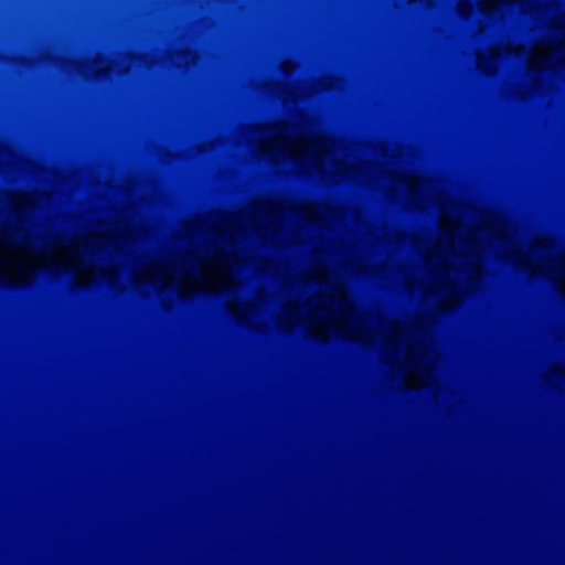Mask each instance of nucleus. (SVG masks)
I'll return each instance as SVG.
<instances>
[{"mask_svg": "<svg viewBox=\"0 0 565 565\" xmlns=\"http://www.w3.org/2000/svg\"><path fill=\"white\" fill-rule=\"evenodd\" d=\"M194 60H195L194 54L192 52H190V51H186L183 54V60L182 61H180L179 57H175V64L178 66H184V65H188L191 62H194Z\"/></svg>", "mask_w": 565, "mask_h": 565, "instance_id": "7", "label": "nucleus"}, {"mask_svg": "<svg viewBox=\"0 0 565 565\" xmlns=\"http://www.w3.org/2000/svg\"><path fill=\"white\" fill-rule=\"evenodd\" d=\"M109 68L108 62L105 60H97L92 67V74L97 75Z\"/></svg>", "mask_w": 565, "mask_h": 565, "instance_id": "6", "label": "nucleus"}, {"mask_svg": "<svg viewBox=\"0 0 565 565\" xmlns=\"http://www.w3.org/2000/svg\"><path fill=\"white\" fill-rule=\"evenodd\" d=\"M523 49L524 47L522 45H520L518 47L508 46L507 52L508 53H520L521 51H523Z\"/></svg>", "mask_w": 565, "mask_h": 565, "instance_id": "10", "label": "nucleus"}, {"mask_svg": "<svg viewBox=\"0 0 565 565\" xmlns=\"http://www.w3.org/2000/svg\"><path fill=\"white\" fill-rule=\"evenodd\" d=\"M316 262L296 281L303 294L315 295L303 303L288 301L277 318L279 328L290 330L302 323L320 340L340 338L377 344L385 349L388 362L408 387L434 386L438 352L424 318L405 323L358 312L347 295L343 278L373 274L364 260L347 258L338 269L321 256Z\"/></svg>", "mask_w": 565, "mask_h": 565, "instance_id": "3", "label": "nucleus"}, {"mask_svg": "<svg viewBox=\"0 0 565 565\" xmlns=\"http://www.w3.org/2000/svg\"><path fill=\"white\" fill-rule=\"evenodd\" d=\"M39 205L38 194L0 191V284H25L46 269L72 274L78 287L102 279L116 290L168 292L169 301L220 291V214L186 224L158 256L137 258L138 230L127 217L90 222L71 237L38 236L26 216Z\"/></svg>", "mask_w": 565, "mask_h": 565, "instance_id": "1", "label": "nucleus"}, {"mask_svg": "<svg viewBox=\"0 0 565 565\" xmlns=\"http://www.w3.org/2000/svg\"><path fill=\"white\" fill-rule=\"evenodd\" d=\"M282 68H284L287 73H289V72H290V70H291V65H290V63H289V62H284V63H282Z\"/></svg>", "mask_w": 565, "mask_h": 565, "instance_id": "11", "label": "nucleus"}, {"mask_svg": "<svg viewBox=\"0 0 565 565\" xmlns=\"http://www.w3.org/2000/svg\"><path fill=\"white\" fill-rule=\"evenodd\" d=\"M457 10L460 15L466 17L471 11V4L468 1H459Z\"/></svg>", "mask_w": 565, "mask_h": 565, "instance_id": "8", "label": "nucleus"}, {"mask_svg": "<svg viewBox=\"0 0 565 565\" xmlns=\"http://www.w3.org/2000/svg\"><path fill=\"white\" fill-rule=\"evenodd\" d=\"M321 86H322V88H332V87H334L333 79L331 77L323 78Z\"/></svg>", "mask_w": 565, "mask_h": 565, "instance_id": "9", "label": "nucleus"}, {"mask_svg": "<svg viewBox=\"0 0 565 565\" xmlns=\"http://www.w3.org/2000/svg\"><path fill=\"white\" fill-rule=\"evenodd\" d=\"M345 179L360 183H379L393 199L409 206L425 209L436 203L441 212L437 233H418L413 245L423 267L405 273L409 289H419L441 309L454 307L467 292L477 288L482 273V252L488 249L531 275L551 278L565 296V247L550 236H539L527 246L519 238L516 228L499 213L471 212L477 223L463 225L461 207L448 206L441 185L420 179L404 169H386L362 163L356 151L345 148Z\"/></svg>", "mask_w": 565, "mask_h": 565, "instance_id": "2", "label": "nucleus"}, {"mask_svg": "<svg viewBox=\"0 0 565 565\" xmlns=\"http://www.w3.org/2000/svg\"><path fill=\"white\" fill-rule=\"evenodd\" d=\"M162 301H163V306H169V301L164 297L162 298Z\"/></svg>", "mask_w": 565, "mask_h": 565, "instance_id": "12", "label": "nucleus"}, {"mask_svg": "<svg viewBox=\"0 0 565 565\" xmlns=\"http://www.w3.org/2000/svg\"><path fill=\"white\" fill-rule=\"evenodd\" d=\"M501 55L500 47L490 49L488 54L478 53L477 63L478 67L487 74L494 73L497 68V58Z\"/></svg>", "mask_w": 565, "mask_h": 565, "instance_id": "5", "label": "nucleus"}, {"mask_svg": "<svg viewBox=\"0 0 565 565\" xmlns=\"http://www.w3.org/2000/svg\"><path fill=\"white\" fill-rule=\"evenodd\" d=\"M556 65L565 67V13L552 20L548 36L537 42L527 57V78L539 89V73Z\"/></svg>", "mask_w": 565, "mask_h": 565, "instance_id": "4", "label": "nucleus"}]
</instances>
